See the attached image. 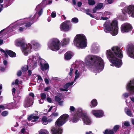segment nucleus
I'll return each mask as SVG.
<instances>
[{"mask_svg":"<svg viewBox=\"0 0 134 134\" xmlns=\"http://www.w3.org/2000/svg\"><path fill=\"white\" fill-rule=\"evenodd\" d=\"M111 50L109 49L107 51V57L114 65L117 68L120 67L122 65L121 60L123 57L122 51L118 46H114Z\"/></svg>","mask_w":134,"mask_h":134,"instance_id":"f257e3e1","label":"nucleus"},{"mask_svg":"<svg viewBox=\"0 0 134 134\" xmlns=\"http://www.w3.org/2000/svg\"><path fill=\"white\" fill-rule=\"evenodd\" d=\"M90 61L88 62L90 66H94L99 70L101 71L104 67L103 60L100 57L97 55H92L90 57Z\"/></svg>","mask_w":134,"mask_h":134,"instance_id":"f03ea898","label":"nucleus"},{"mask_svg":"<svg viewBox=\"0 0 134 134\" xmlns=\"http://www.w3.org/2000/svg\"><path fill=\"white\" fill-rule=\"evenodd\" d=\"M104 29L106 32L109 33L111 31L113 35H116L118 33V29L117 21L114 20L111 23L110 21H106L104 24Z\"/></svg>","mask_w":134,"mask_h":134,"instance_id":"7ed1b4c3","label":"nucleus"},{"mask_svg":"<svg viewBox=\"0 0 134 134\" xmlns=\"http://www.w3.org/2000/svg\"><path fill=\"white\" fill-rule=\"evenodd\" d=\"M74 41L75 45L81 48H85L87 46L86 37L82 34L77 35Z\"/></svg>","mask_w":134,"mask_h":134,"instance_id":"20e7f679","label":"nucleus"},{"mask_svg":"<svg viewBox=\"0 0 134 134\" xmlns=\"http://www.w3.org/2000/svg\"><path fill=\"white\" fill-rule=\"evenodd\" d=\"M83 111L81 109H79L77 110L76 113L72 116L71 119L73 122H76L79 120L80 118L82 117Z\"/></svg>","mask_w":134,"mask_h":134,"instance_id":"39448f33","label":"nucleus"},{"mask_svg":"<svg viewBox=\"0 0 134 134\" xmlns=\"http://www.w3.org/2000/svg\"><path fill=\"white\" fill-rule=\"evenodd\" d=\"M71 24L70 21L67 20L63 22L60 25V28L61 30L65 31H69L71 28Z\"/></svg>","mask_w":134,"mask_h":134,"instance_id":"423d86ee","label":"nucleus"},{"mask_svg":"<svg viewBox=\"0 0 134 134\" xmlns=\"http://www.w3.org/2000/svg\"><path fill=\"white\" fill-rule=\"evenodd\" d=\"M60 41L58 39L53 40L51 43L50 48L53 51H56L60 49L59 44Z\"/></svg>","mask_w":134,"mask_h":134,"instance_id":"0eeeda50","label":"nucleus"},{"mask_svg":"<svg viewBox=\"0 0 134 134\" xmlns=\"http://www.w3.org/2000/svg\"><path fill=\"white\" fill-rule=\"evenodd\" d=\"M132 29V26L130 24L127 23L122 24L121 27V31L122 33L129 32L131 31Z\"/></svg>","mask_w":134,"mask_h":134,"instance_id":"6e6552de","label":"nucleus"},{"mask_svg":"<svg viewBox=\"0 0 134 134\" xmlns=\"http://www.w3.org/2000/svg\"><path fill=\"white\" fill-rule=\"evenodd\" d=\"M127 51L129 56L134 59V44H131L129 45Z\"/></svg>","mask_w":134,"mask_h":134,"instance_id":"1a4fd4ad","label":"nucleus"},{"mask_svg":"<svg viewBox=\"0 0 134 134\" xmlns=\"http://www.w3.org/2000/svg\"><path fill=\"white\" fill-rule=\"evenodd\" d=\"M126 88L131 93H134V79L130 80L127 84Z\"/></svg>","mask_w":134,"mask_h":134,"instance_id":"9d476101","label":"nucleus"},{"mask_svg":"<svg viewBox=\"0 0 134 134\" xmlns=\"http://www.w3.org/2000/svg\"><path fill=\"white\" fill-rule=\"evenodd\" d=\"M92 113L94 115L97 117H102L104 115V112L101 110H93L92 111Z\"/></svg>","mask_w":134,"mask_h":134,"instance_id":"9b49d317","label":"nucleus"},{"mask_svg":"<svg viewBox=\"0 0 134 134\" xmlns=\"http://www.w3.org/2000/svg\"><path fill=\"white\" fill-rule=\"evenodd\" d=\"M82 118L85 124L87 125L91 124V121L90 118L87 116L86 114L83 112Z\"/></svg>","mask_w":134,"mask_h":134,"instance_id":"f8f14e48","label":"nucleus"},{"mask_svg":"<svg viewBox=\"0 0 134 134\" xmlns=\"http://www.w3.org/2000/svg\"><path fill=\"white\" fill-rule=\"evenodd\" d=\"M126 12L131 16L134 17V6L130 5L128 7L126 10Z\"/></svg>","mask_w":134,"mask_h":134,"instance_id":"ddd939ff","label":"nucleus"},{"mask_svg":"<svg viewBox=\"0 0 134 134\" xmlns=\"http://www.w3.org/2000/svg\"><path fill=\"white\" fill-rule=\"evenodd\" d=\"M33 103V99L29 97L24 102V106L25 108L29 107L32 105Z\"/></svg>","mask_w":134,"mask_h":134,"instance_id":"4468645a","label":"nucleus"},{"mask_svg":"<svg viewBox=\"0 0 134 134\" xmlns=\"http://www.w3.org/2000/svg\"><path fill=\"white\" fill-rule=\"evenodd\" d=\"M32 48V47L30 44H29L27 47L25 46L24 47V48H22V51L24 54L25 55H27L28 54V52H30L31 49Z\"/></svg>","mask_w":134,"mask_h":134,"instance_id":"2eb2a0df","label":"nucleus"},{"mask_svg":"<svg viewBox=\"0 0 134 134\" xmlns=\"http://www.w3.org/2000/svg\"><path fill=\"white\" fill-rule=\"evenodd\" d=\"M62 130L60 128L56 129L53 128L51 130V131L52 134H61Z\"/></svg>","mask_w":134,"mask_h":134,"instance_id":"dca6fc26","label":"nucleus"},{"mask_svg":"<svg viewBox=\"0 0 134 134\" xmlns=\"http://www.w3.org/2000/svg\"><path fill=\"white\" fill-rule=\"evenodd\" d=\"M60 119L63 121L65 122V123L68 120V118L69 116L67 114H64L62 115L60 117Z\"/></svg>","mask_w":134,"mask_h":134,"instance_id":"f3484780","label":"nucleus"},{"mask_svg":"<svg viewBox=\"0 0 134 134\" xmlns=\"http://www.w3.org/2000/svg\"><path fill=\"white\" fill-rule=\"evenodd\" d=\"M72 55L70 51L67 52L64 55V57L65 59L66 60H69L71 58Z\"/></svg>","mask_w":134,"mask_h":134,"instance_id":"a211bd4d","label":"nucleus"},{"mask_svg":"<svg viewBox=\"0 0 134 134\" xmlns=\"http://www.w3.org/2000/svg\"><path fill=\"white\" fill-rule=\"evenodd\" d=\"M40 64L41 66V68L43 71L47 70L49 68V65L48 63H45L43 65L41 63H40Z\"/></svg>","mask_w":134,"mask_h":134,"instance_id":"6ab92c4d","label":"nucleus"},{"mask_svg":"<svg viewBox=\"0 0 134 134\" xmlns=\"http://www.w3.org/2000/svg\"><path fill=\"white\" fill-rule=\"evenodd\" d=\"M64 124L65 122L63 121L59 117L56 121L55 124L58 126L60 127L62 126Z\"/></svg>","mask_w":134,"mask_h":134,"instance_id":"aec40b11","label":"nucleus"},{"mask_svg":"<svg viewBox=\"0 0 134 134\" xmlns=\"http://www.w3.org/2000/svg\"><path fill=\"white\" fill-rule=\"evenodd\" d=\"M16 45L18 46L21 47L22 49L24 48V47L25 46L27 47V45L26 44H25L23 42L19 41L16 42Z\"/></svg>","mask_w":134,"mask_h":134,"instance_id":"412c9836","label":"nucleus"},{"mask_svg":"<svg viewBox=\"0 0 134 134\" xmlns=\"http://www.w3.org/2000/svg\"><path fill=\"white\" fill-rule=\"evenodd\" d=\"M6 52L8 55L10 57H14L16 56V54L12 51L7 50H6Z\"/></svg>","mask_w":134,"mask_h":134,"instance_id":"4be33fe9","label":"nucleus"},{"mask_svg":"<svg viewBox=\"0 0 134 134\" xmlns=\"http://www.w3.org/2000/svg\"><path fill=\"white\" fill-rule=\"evenodd\" d=\"M97 102L96 99H94L91 102V105L90 106L91 108L94 107L97 105Z\"/></svg>","mask_w":134,"mask_h":134,"instance_id":"5701e85b","label":"nucleus"},{"mask_svg":"<svg viewBox=\"0 0 134 134\" xmlns=\"http://www.w3.org/2000/svg\"><path fill=\"white\" fill-rule=\"evenodd\" d=\"M35 17V15L32 17H31V16H30L29 22H31L32 24L36 21V19Z\"/></svg>","mask_w":134,"mask_h":134,"instance_id":"b1692460","label":"nucleus"},{"mask_svg":"<svg viewBox=\"0 0 134 134\" xmlns=\"http://www.w3.org/2000/svg\"><path fill=\"white\" fill-rule=\"evenodd\" d=\"M104 134H114V131L113 130H108L107 129L103 132Z\"/></svg>","mask_w":134,"mask_h":134,"instance_id":"393cba45","label":"nucleus"},{"mask_svg":"<svg viewBox=\"0 0 134 134\" xmlns=\"http://www.w3.org/2000/svg\"><path fill=\"white\" fill-rule=\"evenodd\" d=\"M73 83V82L67 83L63 86V87L66 89H67L70 86L72 85Z\"/></svg>","mask_w":134,"mask_h":134,"instance_id":"a878e982","label":"nucleus"},{"mask_svg":"<svg viewBox=\"0 0 134 134\" xmlns=\"http://www.w3.org/2000/svg\"><path fill=\"white\" fill-rule=\"evenodd\" d=\"M42 123L45 125H46L48 123L47 118L46 116H43L42 119Z\"/></svg>","mask_w":134,"mask_h":134,"instance_id":"bb28decb","label":"nucleus"},{"mask_svg":"<svg viewBox=\"0 0 134 134\" xmlns=\"http://www.w3.org/2000/svg\"><path fill=\"white\" fill-rule=\"evenodd\" d=\"M90 11L91 10L88 9H85V12L86 14L90 15L91 17L93 18L94 17V16H93L92 14L90 13V12H91Z\"/></svg>","mask_w":134,"mask_h":134,"instance_id":"cd10ccee","label":"nucleus"},{"mask_svg":"<svg viewBox=\"0 0 134 134\" xmlns=\"http://www.w3.org/2000/svg\"><path fill=\"white\" fill-rule=\"evenodd\" d=\"M23 25H24V26L26 28H27V27H29L31 26L32 25V24L31 23V22H29V21L26 23H24L22 24Z\"/></svg>","mask_w":134,"mask_h":134,"instance_id":"c85d7f7f","label":"nucleus"},{"mask_svg":"<svg viewBox=\"0 0 134 134\" xmlns=\"http://www.w3.org/2000/svg\"><path fill=\"white\" fill-rule=\"evenodd\" d=\"M88 3L90 5H93L95 4L96 2L94 0H88Z\"/></svg>","mask_w":134,"mask_h":134,"instance_id":"c756f323","label":"nucleus"},{"mask_svg":"<svg viewBox=\"0 0 134 134\" xmlns=\"http://www.w3.org/2000/svg\"><path fill=\"white\" fill-rule=\"evenodd\" d=\"M120 127V126L119 125H115L114 126L113 130L114 131L115 133L117 130L119 129Z\"/></svg>","mask_w":134,"mask_h":134,"instance_id":"7c9ffc66","label":"nucleus"},{"mask_svg":"<svg viewBox=\"0 0 134 134\" xmlns=\"http://www.w3.org/2000/svg\"><path fill=\"white\" fill-rule=\"evenodd\" d=\"M23 72H24L27 71L28 69V66L27 65L25 66H23L21 68Z\"/></svg>","mask_w":134,"mask_h":134,"instance_id":"2f4dec72","label":"nucleus"},{"mask_svg":"<svg viewBox=\"0 0 134 134\" xmlns=\"http://www.w3.org/2000/svg\"><path fill=\"white\" fill-rule=\"evenodd\" d=\"M69 39H64L63 44V45H66L68 44L69 43Z\"/></svg>","mask_w":134,"mask_h":134,"instance_id":"473e14b6","label":"nucleus"},{"mask_svg":"<svg viewBox=\"0 0 134 134\" xmlns=\"http://www.w3.org/2000/svg\"><path fill=\"white\" fill-rule=\"evenodd\" d=\"M103 6V4L102 3H99L98 4L96 7L98 9H100Z\"/></svg>","mask_w":134,"mask_h":134,"instance_id":"72a5a7b5","label":"nucleus"},{"mask_svg":"<svg viewBox=\"0 0 134 134\" xmlns=\"http://www.w3.org/2000/svg\"><path fill=\"white\" fill-rule=\"evenodd\" d=\"M58 113H53L50 116V117L51 118H54L58 116Z\"/></svg>","mask_w":134,"mask_h":134,"instance_id":"f704fd0d","label":"nucleus"},{"mask_svg":"<svg viewBox=\"0 0 134 134\" xmlns=\"http://www.w3.org/2000/svg\"><path fill=\"white\" fill-rule=\"evenodd\" d=\"M40 95L42 99H45L46 97V95L45 93H41Z\"/></svg>","mask_w":134,"mask_h":134,"instance_id":"c9c22d12","label":"nucleus"},{"mask_svg":"<svg viewBox=\"0 0 134 134\" xmlns=\"http://www.w3.org/2000/svg\"><path fill=\"white\" fill-rule=\"evenodd\" d=\"M126 113L129 116H131L132 115V114L131 111L129 110V109H128L127 111L126 112Z\"/></svg>","mask_w":134,"mask_h":134,"instance_id":"e433bc0d","label":"nucleus"},{"mask_svg":"<svg viewBox=\"0 0 134 134\" xmlns=\"http://www.w3.org/2000/svg\"><path fill=\"white\" fill-rule=\"evenodd\" d=\"M32 63L33 64L32 67L34 68H35L37 66V61L35 62V61H32Z\"/></svg>","mask_w":134,"mask_h":134,"instance_id":"4c0bfd02","label":"nucleus"},{"mask_svg":"<svg viewBox=\"0 0 134 134\" xmlns=\"http://www.w3.org/2000/svg\"><path fill=\"white\" fill-rule=\"evenodd\" d=\"M71 21L74 23H76L78 22V19L76 18H74L72 19Z\"/></svg>","mask_w":134,"mask_h":134,"instance_id":"58836bf2","label":"nucleus"},{"mask_svg":"<svg viewBox=\"0 0 134 134\" xmlns=\"http://www.w3.org/2000/svg\"><path fill=\"white\" fill-rule=\"evenodd\" d=\"M19 81L18 79H16L15 80V82H13L12 83V85H14V84H15L16 85H18L19 84Z\"/></svg>","mask_w":134,"mask_h":134,"instance_id":"ea45409f","label":"nucleus"},{"mask_svg":"<svg viewBox=\"0 0 134 134\" xmlns=\"http://www.w3.org/2000/svg\"><path fill=\"white\" fill-rule=\"evenodd\" d=\"M8 112L7 111H4L2 112L1 113L2 115L3 116H5L7 115Z\"/></svg>","mask_w":134,"mask_h":134,"instance_id":"a19ab883","label":"nucleus"},{"mask_svg":"<svg viewBox=\"0 0 134 134\" xmlns=\"http://www.w3.org/2000/svg\"><path fill=\"white\" fill-rule=\"evenodd\" d=\"M105 2L107 4H111L113 2V0H105Z\"/></svg>","mask_w":134,"mask_h":134,"instance_id":"79ce46f5","label":"nucleus"},{"mask_svg":"<svg viewBox=\"0 0 134 134\" xmlns=\"http://www.w3.org/2000/svg\"><path fill=\"white\" fill-rule=\"evenodd\" d=\"M55 101L57 102L60 101L61 99V98L60 97L57 96H56L55 97Z\"/></svg>","mask_w":134,"mask_h":134,"instance_id":"37998d69","label":"nucleus"},{"mask_svg":"<svg viewBox=\"0 0 134 134\" xmlns=\"http://www.w3.org/2000/svg\"><path fill=\"white\" fill-rule=\"evenodd\" d=\"M56 15V13L54 12H52L51 14V16L53 18H54L55 17Z\"/></svg>","mask_w":134,"mask_h":134,"instance_id":"c03bdc74","label":"nucleus"},{"mask_svg":"<svg viewBox=\"0 0 134 134\" xmlns=\"http://www.w3.org/2000/svg\"><path fill=\"white\" fill-rule=\"evenodd\" d=\"M27 28H26L25 27L23 26V27H20L19 29V30L20 32H22L24 29H26Z\"/></svg>","mask_w":134,"mask_h":134,"instance_id":"a18cd8bd","label":"nucleus"},{"mask_svg":"<svg viewBox=\"0 0 134 134\" xmlns=\"http://www.w3.org/2000/svg\"><path fill=\"white\" fill-rule=\"evenodd\" d=\"M124 125L126 127H129L130 126V124L129 122L125 121L124 123Z\"/></svg>","mask_w":134,"mask_h":134,"instance_id":"49530a36","label":"nucleus"},{"mask_svg":"<svg viewBox=\"0 0 134 134\" xmlns=\"http://www.w3.org/2000/svg\"><path fill=\"white\" fill-rule=\"evenodd\" d=\"M22 74V72L21 70L18 71L17 74V75L18 76H20Z\"/></svg>","mask_w":134,"mask_h":134,"instance_id":"de8ad7c7","label":"nucleus"},{"mask_svg":"<svg viewBox=\"0 0 134 134\" xmlns=\"http://www.w3.org/2000/svg\"><path fill=\"white\" fill-rule=\"evenodd\" d=\"M32 118L33 119H35L37 121L39 118V117L38 116H34L33 115Z\"/></svg>","mask_w":134,"mask_h":134,"instance_id":"09e8293b","label":"nucleus"},{"mask_svg":"<svg viewBox=\"0 0 134 134\" xmlns=\"http://www.w3.org/2000/svg\"><path fill=\"white\" fill-rule=\"evenodd\" d=\"M32 117L33 115L31 114L28 117L27 119L29 121H30L33 119Z\"/></svg>","mask_w":134,"mask_h":134,"instance_id":"8fccbe9b","label":"nucleus"},{"mask_svg":"<svg viewBox=\"0 0 134 134\" xmlns=\"http://www.w3.org/2000/svg\"><path fill=\"white\" fill-rule=\"evenodd\" d=\"M73 69L72 68H71L70 69V72L69 73V75L70 76H72V71H73Z\"/></svg>","mask_w":134,"mask_h":134,"instance_id":"3c124183","label":"nucleus"},{"mask_svg":"<svg viewBox=\"0 0 134 134\" xmlns=\"http://www.w3.org/2000/svg\"><path fill=\"white\" fill-rule=\"evenodd\" d=\"M70 111H73L75 110V108L73 106H70Z\"/></svg>","mask_w":134,"mask_h":134,"instance_id":"603ef678","label":"nucleus"},{"mask_svg":"<svg viewBox=\"0 0 134 134\" xmlns=\"http://www.w3.org/2000/svg\"><path fill=\"white\" fill-rule=\"evenodd\" d=\"M29 95L32 97V99H34V97H35V95L34 94L32 93H30L29 94Z\"/></svg>","mask_w":134,"mask_h":134,"instance_id":"864d4df0","label":"nucleus"},{"mask_svg":"<svg viewBox=\"0 0 134 134\" xmlns=\"http://www.w3.org/2000/svg\"><path fill=\"white\" fill-rule=\"evenodd\" d=\"M47 101L49 103H51L52 102V100L51 98L50 97H47Z\"/></svg>","mask_w":134,"mask_h":134,"instance_id":"5fc2aeb1","label":"nucleus"},{"mask_svg":"<svg viewBox=\"0 0 134 134\" xmlns=\"http://www.w3.org/2000/svg\"><path fill=\"white\" fill-rule=\"evenodd\" d=\"M75 74L76 75L79 76L80 73L79 72H78V70L76 69V70Z\"/></svg>","mask_w":134,"mask_h":134,"instance_id":"6e6d98bb","label":"nucleus"},{"mask_svg":"<svg viewBox=\"0 0 134 134\" xmlns=\"http://www.w3.org/2000/svg\"><path fill=\"white\" fill-rule=\"evenodd\" d=\"M59 90L61 91H65L67 92L68 91V90L66 89H63L62 88H59Z\"/></svg>","mask_w":134,"mask_h":134,"instance_id":"4d7b16f0","label":"nucleus"},{"mask_svg":"<svg viewBox=\"0 0 134 134\" xmlns=\"http://www.w3.org/2000/svg\"><path fill=\"white\" fill-rule=\"evenodd\" d=\"M45 83L47 84L49 83V82L48 79L47 78H45L44 79Z\"/></svg>","mask_w":134,"mask_h":134,"instance_id":"13d9d810","label":"nucleus"},{"mask_svg":"<svg viewBox=\"0 0 134 134\" xmlns=\"http://www.w3.org/2000/svg\"><path fill=\"white\" fill-rule=\"evenodd\" d=\"M42 13V9H41L38 12V14L39 16H40Z\"/></svg>","mask_w":134,"mask_h":134,"instance_id":"bf43d9fd","label":"nucleus"},{"mask_svg":"<svg viewBox=\"0 0 134 134\" xmlns=\"http://www.w3.org/2000/svg\"><path fill=\"white\" fill-rule=\"evenodd\" d=\"M50 117L49 116V117H48V118L47 119V122H48H48H51L52 120V118H50Z\"/></svg>","mask_w":134,"mask_h":134,"instance_id":"052dcab7","label":"nucleus"},{"mask_svg":"<svg viewBox=\"0 0 134 134\" xmlns=\"http://www.w3.org/2000/svg\"><path fill=\"white\" fill-rule=\"evenodd\" d=\"M98 9L96 6L93 9V13H95L96 12L97 10Z\"/></svg>","mask_w":134,"mask_h":134,"instance_id":"680f3d73","label":"nucleus"},{"mask_svg":"<svg viewBox=\"0 0 134 134\" xmlns=\"http://www.w3.org/2000/svg\"><path fill=\"white\" fill-rule=\"evenodd\" d=\"M82 5V3L81 2H79L77 3V6L79 7H80Z\"/></svg>","mask_w":134,"mask_h":134,"instance_id":"e2e57ef3","label":"nucleus"},{"mask_svg":"<svg viewBox=\"0 0 134 134\" xmlns=\"http://www.w3.org/2000/svg\"><path fill=\"white\" fill-rule=\"evenodd\" d=\"M38 77L37 79V80H40V81H42V80H43L42 79V77H41V76H40V75H38Z\"/></svg>","mask_w":134,"mask_h":134,"instance_id":"0e129e2a","label":"nucleus"},{"mask_svg":"<svg viewBox=\"0 0 134 134\" xmlns=\"http://www.w3.org/2000/svg\"><path fill=\"white\" fill-rule=\"evenodd\" d=\"M124 96L125 97L127 98L129 96L128 93H125L124 94Z\"/></svg>","mask_w":134,"mask_h":134,"instance_id":"69168bd1","label":"nucleus"},{"mask_svg":"<svg viewBox=\"0 0 134 134\" xmlns=\"http://www.w3.org/2000/svg\"><path fill=\"white\" fill-rule=\"evenodd\" d=\"M50 89V87H46L44 89V91H48Z\"/></svg>","mask_w":134,"mask_h":134,"instance_id":"338daca9","label":"nucleus"},{"mask_svg":"<svg viewBox=\"0 0 134 134\" xmlns=\"http://www.w3.org/2000/svg\"><path fill=\"white\" fill-rule=\"evenodd\" d=\"M10 5V4H9V2H8V3L7 4H6L5 5H4V7L6 8L8 7Z\"/></svg>","mask_w":134,"mask_h":134,"instance_id":"774afa93","label":"nucleus"}]
</instances>
